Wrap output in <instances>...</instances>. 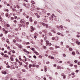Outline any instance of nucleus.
Wrapping results in <instances>:
<instances>
[{
    "mask_svg": "<svg viewBox=\"0 0 80 80\" xmlns=\"http://www.w3.org/2000/svg\"><path fill=\"white\" fill-rule=\"evenodd\" d=\"M76 53L77 54H79V52H78V51H77L76 52Z\"/></svg>",
    "mask_w": 80,
    "mask_h": 80,
    "instance_id": "33",
    "label": "nucleus"
},
{
    "mask_svg": "<svg viewBox=\"0 0 80 80\" xmlns=\"http://www.w3.org/2000/svg\"><path fill=\"white\" fill-rule=\"evenodd\" d=\"M35 53V54H36V55H39V53H38V52H36Z\"/></svg>",
    "mask_w": 80,
    "mask_h": 80,
    "instance_id": "36",
    "label": "nucleus"
},
{
    "mask_svg": "<svg viewBox=\"0 0 80 80\" xmlns=\"http://www.w3.org/2000/svg\"><path fill=\"white\" fill-rule=\"evenodd\" d=\"M59 63H62V61H61L58 62Z\"/></svg>",
    "mask_w": 80,
    "mask_h": 80,
    "instance_id": "56",
    "label": "nucleus"
},
{
    "mask_svg": "<svg viewBox=\"0 0 80 80\" xmlns=\"http://www.w3.org/2000/svg\"><path fill=\"white\" fill-rule=\"evenodd\" d=\"M7 68H10V67L9 65H8L6 66Z\"/></svg>",
    "mask_w": 80,
    "mask_h": 80,
    "instance_id": "55",
    "label": "nucleus"
},
{
    "mask_svg": "<svg viewBox=\"0 0 80 80\" xmlns=\"http://www.w3.org/2000/svg\"><path fill=\"white\" fill-rule=\"evenodd\" d=\"M57 34L58 35H61V33L60 32H58Z\"/></svg>",
    "mask_w": 80,
    "mask_h": 80,
    "instance_id": "45",
    "label": "nucleus"
},
{
    "mask_svg": "<svg viewBox=\"0 0 80 80\" xmlns=\"http://www.w3.org/2000/svg\"><path fill=\"white\" fill-rule=\"evenodd\" d=\"M4 46L5 47H7V44H4Z\"/></svg>",
    "mask_w": 80,
    "mask_h": 80,
    "instance_id": "43",
    "label": "nucleus"
},
{
    "mask_svg": "<svg viewBox=\"0 0 80 80\" xmlns=\"http://www.w3.org/2000/svg\"><path fill=\"white\" fill-rule=\"evenodd\" d=\"M46 28H48V24H46Z\"/></svg>",
    "mask_w": 80,
    "mask_h": 80,
    "instance_id": "39",
    "label": "nucleus"
},
{
    "mask_svg": "<svg viewBox=\"0 0 80 80\" xmlns=\"http://www.w3.org/2000/svg\"><path fill=\"white\" fill-rule=\"evenodd\" d=\"M39 58H42V56H39Z\"/></svg>",
    "mask_w": 80,
    "mask_h": 80,
    "instance_id": "59",
    "label": "nucleus"
},
{
    "mask_svg": "<svg viewBox=\"0 0 80 80\" xmlns=\"http://www.w3.org/2000/svg\"><path fill=\"white\" fill-rule=\"evenodd\" d=\"M49 19L50 20H53V18H52L51 16L49 18Z\"/></svg>",
    "mask_w": 80,
    "mask_h": 80,
    "instance_id": "20",
    "label": "nucleus"
},
{
    "mask_svg": "<svg viewBox=\"0 0 80 80\" xmlns=\"http://www.w3.org/2000/svg\"><path fill=\"white\" fill-rule=\"evenodd\" d=\"M10 60H11V61L13 62V59L12 58H10Z\"/></svg>",
    "mask_w": 80,
    "mask_h": 80,
    "instance_id": "26",
    "label": "nucleus"
},
{
    "mask_svg": "<svg viewBox=\"0 0 80 80\" xmlns=\"http://www.w3.org/2000/svg\"><path fill=\"white\" fill-rule=\"evenodd\" d=\"M26 45H28V44H30V42H26Z\"/></svg>",
    "mask_w": 80,
    "mask_h": 80,
    "instance_id": "49",
    "label": "nucleus"
},
{
    "mask_svg": "<svg viewBox=\"0 0 80 80\" xmlns=\"http://www.w3.org/2000/svg\"><path fill=\"white\" fill-rule=\"evenodd\" d=\"M60 47L59 46H55V48H60Z\"/></svg>",
    "mask_w": 80,
    "mask_h": 80,
    "instance_id": "15",
    "label": "nucleus"
},
{
    "mask_svg": "<svg viewBox=\"0 0 80 80\" xmlns=\"http://www.w3.org/2000/svg\"><path fill=\"white\" fill-rule=\"evenodd\" d=\"M2 74H4V75H6V74H7V72H6L5 71H2Z\"/></svg>",
    "mask_w": 80,
    "mask_h": 80,
    "instance_id": "10",
    "label": "nucleus"
},
{
    "mask_svg": "<svg viewBox=\"0 0 80 80\" xmlns=\"http://www.w3.org/2000/svg\"><path fill=\"white\" fill-rule=\"evenodd\" d=\"M21 70L23 72H26V71L24 69H22Z\"/></svg>",
    "mask_w": 80,
    "mask_h": 80,
    "instance_id": "17",
    "label": "nucleus"
},
{
    "mask_svg": "<svg viewBox=\"0 0 80 80\" xmlns=\"http://www.w3.org/2000/svg\"><path fill=\"white\" fill-rule=\"evenodd\" d=\"M48 58H51V59H54V57H53L51 56H48Z\"/></svg>",
    "mask_w": 80,
    "mask_h": 80,
    "instance_id": "7",
    "label": "nucleus"
},
{
    "mask_svg": "<svg viewBox=\"0 0 80 80\" xmlns=\"http://www.w3.org/2000/svg\"><path fill=\"white\" fill-rule=\"evenodd\" d=\"M12 10L13 12H17L16 9L15 8H12Z\"/></svg>",
    "mask_w": 80,
    "mask_h": 80,
    "instance_id": "22",
    "label": "nucleus"
},
{
    "mask_svg": "<svg viewBox=\"0 0 80 80\" xmlns=\"http://www.w3.org/2000/svg\"><path fill=\"white\" fill-rule=\"evenodd\" d=\"M54 67H57V64H54Z\"/></svg>",
    "mask_w": 80,
    "mask_h": 80,
    "instance_id": "57",
    "label": "nucleus"
},
{
    "mask_svg": "<svg viewBox=\"0 0 80 80\" xmlns=\"http://www.w3.org/2000/svg\"><path fill=\"white\" fill-rule=\"evenodd\" d=\"M16 7L18 8H20V7L18 5H17Z\"/></svg>",
    "mask_w": 80,
    "mask_h": 80,
    "instance_id": "32",
    "label": "nucleus"
},
{
    "mask_svg": "<svg viewBox=\"0 0 80 80\" xmlns=\"http://www.w3.org/2000/svg\"><path fill=\"white\" fill-rule=\"evenodd\" d=\"M32 67V65L31 64L29 65V68H30Z\"/></svg>",
    "mask_w": 80,
    "mask_h": 80,
    "instance_id": "29",
    "label": "nucleus"
},
{
    "mask_svg": "<svg viewBox=\"0 0 80 80\" xmlns=\"http://www.w3.org/2000/svg\"><path fill=\"white\" fill-rule=\"evenodd\" d=\"M15 38L16 40L18 41V42H21V41H22L21 40H19V39H18V37H16Z\"/></svg>",
    "mask_w": 80,
    "mask_h": 80,
    "instance_id": "3",
    "label": "nucleus"
},
{
    "mask_svg": "<svg viewBox=\"0 0 80 80\" xmlns=\"http://www.w3.org/2000/svg\"><path fill=\"white\" fill-rule=\"evenodd\" d=\"M4 57H6V58H8L9 56H8V55L7 54H5L4 55Z\"/></svg>",
    "mask_w": 80,
    "mask_h": 80,
    "instance_id": "11",
    "label": "nucleus"
},
{
    "mask_svg": "<svg viewBox=\"0 0 80 80\" xmlns=\"http://www.w3.org/2000/svg\"><path fill=\"white\" fill-rule=\"evenodd\" d=\"M37 18H39L40 17V15H37Z\"/></svg>",
    "mask_w": 80,
    "mask_h": 80,
    "instance_id": "42",
    "label": "nucleus"
},
{
    "mask_svg": "<svg viewBox=\"0 0 80 80\" xmlns=\"http://www.w3.org/2000/svg\"><path fill=\"white\" fill-rule=\"evenodd\" d=\"M36 66V65H35V64H33L32 65V67H35Z\"/></svg>",
    "mask_w": 80,
    "mask_h": 80,
    "instance_id": "23",
    "label": "nucleus"
},
{
    "mask_svg": "<svg viewBox=\"0 0 80 80\" xmlns=\"http://www.w3.org/2000/svg\"><path fill=\"white\" fill-rule=\"evenodd\" d=\"M60 27L61 28H63V26H62V25H60Z\"/></svg>",
    "mask_w": 80,
    "mask_h": 80,
    "instance_id": "51",
    "label": "nucleus"
},
{
    "mask_svg": "<svg viewBox=\"0 0 80 80\" xmlns=\"http://www.w3.org/2000/svg\"><path fill=\"white\" fill-rule=\"evenodd\" d=\"M10 46H8L7 47V49L8 50H10Z\"/></svg>",
    "mask_w": 80,
    "mask_h": 80,
    "instance_id": "37",
    "label": "nucleus"
},
{
    "mask_svg": "<svg viewBox=\"0 0 80 80\" xmlns=\"http://www.w3.org/2000/svg\"><path fill=\"white\" fill-rule=\"evenodd\" d=\"M48 45H49V46H51V45H52V44L51 43H49Z\"/></svg>",
    "mask_w": 80,
    "mask_h": 80,
    "instance_id": "52",
    "label": "nucleus"
},
{
    "mask_svg": "<svg viewBox=\"0 0 80 80\" xmlns=\"http://www.w3.org/2000/svg\"><path fill=\"white\" fill-rule=\"evenodd\" d=\"M52 39L53 40H55V38L54 37H53L52 38Z\"/></svg>",
    "mask_w": 80,
    "mask_h": 80,
    "instance_id": "30",
    "label": "nucleus"
},
{
    "mask_svg": "<svg viewBox=\"0 0 80 80\" xmlns=\"http://www.w3.org/2000/svg\"><path fill=\"white\" fill-rule=\"evenodd\" d=\"M13 42L14 43H15V42H16V40H15V39H14L13 41Z\"/></svg>",
    "mask_w": 80,
    "mask_h": 80,
    "instance_id": "44",
    "label": "nucleus"
},
{
    "mask_svg": "<svg viewBox=\"0 0 80 80\" xmlns=\"http://www.w3.org/2000/svg\"><path fill=\"white\" fill-rule=\"evenodd\" d=\"M41 24H42V25L43 26H44V27H45V26H46V24H45V23H43L42 22H41Z\"/></svg>",
    "mask_w": 80,
    "mask_h": 80,
    "instance_id": "9",
    "label": "nucleus"
},
{
    "mask_svg": "<svg viewBox=\"0 0 80 80\" xmlns=\"http://www.w3.org/2000/svg\"><path fill=\"white\" fill-rule=\"evenodd\" d=\"M42 32H44L45 33H47V30H43L42 31Z\"/></svg>",
    "mask_w": 80,
    "mask_h": 80,
    "instance_id": "13",
    "label": "nucleus"
},
{
    "mask_svg": "<svg viewBox=\"0 0 80 80\" xmlns=\"http://www.w3.org/2000/svg\"><path fill=\"white\" fill-rule=\"evenodd\" d=\"M0 21H2V18L1 17L0 18Z\"/></svg>",
    "mask_w": 80,
    "mask_h": 80,
    "instance_id": "60",
    "label": "nucleus"
},
{
    "mask_svg": "<svg viewBox=\"0 0 80 80\" xmlns=\"http://www.w3.org/2000/svg\"><path fill=\"white\" fill-rule=\"evenodd\" d=\"M6 42L8 43L9 44H10V42H9V39H7L6 40Z\"/></svg>",
    "mask_w": 80,
    "mask_h": 80,
    "instance_id": "16",
    "label": "nucleus"
},
{
    "mask_svg": "<svg viewBox=\"0 0 80 80\" xmlns=\"http://www.w3.org/2000/svg\"><path fill=\"white\" fill-rule=\"evenodd\" d=\"M22 34L23 36H25V33L24 32H22Z\"/></svg>",
    "mask_w": 80,
    "mask_h": 80,
    "instance_id": "19",
    "label": "nucleus"
},
{
    "mask_svg": "<svg viewBox=\"0 0 80 80\" xmlns=\"http://www.w3.org/2000/svg\"><path fill=\"white\" fill-rule=\"evenodd\" d=\"M48 34L49 35H50V36H52V34L50 32H49Z\"/></svg>",
    "mask_w": 80,
    "mask_h": 80,
    "instance_id": "27",
    "label": "nucleus"
},
{
    "mask_svg": "<svg viewBox=\"0 0 80 80\" xmlns=\"http://www.w3.org/2000/svg\"><path fill=\"white\" fill-rule=\"evenodd\" d=\"M36 67L37 68H38L39 67V65H37L36 66Z\"/></svg>",
    "mask_w": 80,
    "mask_h": 80,
    "instance_id": "50",
    "label": "nucleus"
},
{
    "mask_svg": "<svg viewBox=\"0 0 80 80\" xmlns=\"http://www.w3.org/2000/svg\"><path fill=\"white\" fill-rule=\"evenodd\" d=\"M27 38L28 39H29V38H30V36H28L27 37Z\"/></svg>",
    "mask_w": 80,
    "mask_h": 80,
    "instance_id": "62",
    "label": "nucleus"
},
{
    "mask_svg": "<svg viewBox=\"0 0 80 80\" xmlns=\"http://www.w3.org/2000/svg\"><path fill=\"white\" fill-rule=\"evenodd\" d=\"M6 26L8 27H10V25L8 24H7Z\"/></svg>",
    "mask_w": 80,
    "mask_h": 80,
    "instance_id": "25",
    "label": "nucleus"
},
{
    "mask_svg": "<svg viewBox=\"0 0 80 80\" xmlns=\"http://www.w3.org/2000/svg\"><path fill=\"white\" fill-rule=\"evenodd\" d=\"M6 16L8 18L10 17V15L8 13H7L6 15Z\"/></svg>",
    "mask_w": 80,
    "mask_h": 80,
    "instance_id": "4",
    "label": "nucleus"
},
{
    "mask_svg": "<svg viewBox=\"0 0 80 80\" xmlns=\"http://www.w3.org/2000/svg\"><path fill=\"white\" fill-rule=\"evenodd\" d=\"M8 38H11L12 36L10 35H8Z\"/></svg>",
    "mask_w": 80,
    "mask_h": 80,
    "instance_id": "34",
    "label": "nucleus"
},
{
    "mask_svg": "<svg viewBox=\"0 0 80 80\" xmlns=\"http://www.w3.org/2000/svg\"><path fill=\"white\" fill-rule=\"evenodd\" d=\"M69 50L70 51H72L73 49H72V48H69Z\"/></svg>",
    "mask_w": 80,
    "mask_h": 80,
    "instance_id": "38",
    "label": "nucleus"
},
{
    "mask_svg": "<svg viewBox=\"0 0 80 80\" xmlns=\"http://www.w3.org/2000/svg\"><path fill=\"white\" fill-rule=\"evenodd\" d=\"M57 68V69H60V70H61L62 69V68L60 67V66H58Z\"/></svg>",
    "mask_w": 80,
    "mask_h": 80,
    "instance_id": "8",
    "label": "nucleus"
},
{
    "mask_svg": "<svg viewBox=\"0 0 80 80\" xmlns=\"http://www.w3.org/2000/svg\"><path fill=\"white\" fill-rule=\"evenodd\" d=\"M31 28L32 29L31 30V32H33L34 30H35V28H33V27L32 26L31 27Z\"/></svg>",
    "mask_w": 80,
    "mask_h": 80,
    "instance_id": "2",
    "label": "nucleus"
},
{
    "mask_svg": "<svg viewBox=\"0 0 80 80\" xmlns=\"http://www.w3.org/2000/svg\"><path fill=\"white\" fill-rule=\"evenodd\" d=\"M3 36V34L2 33L0 35V37H2Z\"/></svg>",
    "mask_w": 80,
    "mask_h": 80,
    "instance_id": "63",
    "label": "nucleus"
},
{
    "mask_svg": "<svg viewBox=\"0 0 80 80\" xmlns=\"http://www.w3.org/2000/svg\"><path fill=\"white\" fill-rule=\"evenodd\" d=\"M19 64L20 65H22V62H20Z\"/></svg>",
    "mask_w": 80,
    "mask_h": 80,
    "instance_id": "41",
    "label": "nucleus"
},
{
    "mask_svg": "<svg viewBox=\"0 0 80 80\" xmlns=\"http://www.w3.org/2000/svg\"><path fill=\"white\" fill-rule=\"evenodd\" d=\"M32 18L31 17V18H29V21H30V22H32Z\"/></svg>",
    "mask_w": 80,
    "mask_h": 80,
    "instance_id": "14",
    "label": "nucleus"
},
{
    "mask_svg": "<svg viewBox=\"0 0 80 80\" xmlns=\"http://www.w3.org/2000/svg\"><path fill=\"white\" fill-rule=\"evenodd\" d=\"M18 47L19 48H22V46L20 45H19V46H18Z\"/></svg>",
    "mask_w": 80,
    "mask_h": 80,
    "instance_id": "21",
    "label": "nucleus"
},
{
    "mask_svg": "<svg viewBox=\"0 0 80 80\" xmlns=\"http://www.w3.org/2000/svg\"><path fill=\"white\" fill-rule=\"evenodd\" d=\"M51 14L50 13H47V15H48V16H50V15Z\"/></svg>",
    "mask_w": 80,
    "mask_h": 80,
    "instance_id": "58",
    "label": "nucleus"
},
{
    "mask_svg": "<svg viewBox=\"0 0 80 80\" xmlns=\"http://www.w3.org/2000/svg\"><path fill=\"white\" fill-rule=\"evenodd\" d=\"M31 3H32V4H35V2L33 1H32Z\"/></svg>",
    "mask_w": 80,
    "mask_h": 80,
    "instance_id": "31",
    "label": "nucleus"
},
{
    "mask_svg": "<svg viewBox=\"0 0 80 80\" xmlns=\"http://www.w3.org/2000/svg\"><path fill=\"white\" fill-rule=\"evenodd\" d=\"M8 55H11V53H10V52H8Z\"/></svg>",
    "mask_w": 80,
    "mask_h": 80,
    "instance_id": "47",
    "label": "nucleus"
},
{
    "mask_svg": "<svg viewBox=\"0 0 80 80\" xmlns=\"http://www.w3.org/2000/svg\"><path fill=\"white\" fill-rule=\"evenodd\" d=\"M13 22H14L15 23H17V20H14Z\"/></svg>",
    "mask_w": 80,
    "mask_h": 80,
    "instance_id": "46",
    "label": "nucleus"
},
{
    "mask_svg": "<svg viewBox=\"0 0 80 80\" xmlns=\"http://www.w3.org/2000/svg\"><path fill=\"white\" fill-rule=\"evenodd\" d=\"M72 54L73 55H75V53L74 52H72Z\"/></svg>",
    "mask_w": 80,
    "mask_h": 80,
    "instance_id": "24",
    "label": "nucleus"
},
{
    "mask_svg": "<svg viewBox=\"0 0 80 80\" xmlns=\"http://www.w3.org/2000/svg\"><path fill=\"white\" fill-rule=\"evenodd\" d=\"M45 68V69H44V71L45 72H47V66H45L44 67Z\"/></svg>",
    "mask_w": 80,
    "mask_h": 80,
    "instance_id": "6",
    "label": "nucleus"
},
{
    "mask_svg": "<svg viewBox=\"0 0 80 80\" xmlns=\"http://www.w3.org/2000/svg\"><path fill=\"white\" fill-rule=\"evenodd\" d=\"M46 43L47 44H48V43H49V41H46Z\"/></svg>",
    "mask_w": 80,
    "mask_h": 80,
    "instance_id": "35",
    "label": "nucleus"
},
{
    "mask_svg": "<svg viewBox=\"0 0 80 80\" xmlns=\"http://www.w3.org/2000/svg\"><path fill=\"white\" fill-rule=\"evenodd\" d=\"M76 43H77L78 45H79V42H78V41H77V42H76Z\"/></svg>",
    "mask_w": 80,
    "mask_h": 80,
    "instance_id": "54",
    "label": "nucleus"
},
{
    "mask_svg": "<svg viewBox=\"0 0 80 80\" xmlns=\"http://www.w3.org/2000/svg\"><path fill=\"white\" fill-rule=\"evenodd\" d=\"M59 39V38L58 37H56L55 38V40L56 41H58V40Z\"/></svg>",
    "mask_w": 80,
    "mask_h": 80,
    "instance_id": "12",
    "label": "nucleus"
},
{
    "mask_svg": "<svg viewBox=\"0 0 80 80\" xmlns=\"http://www.w3.org/2000/svg\"><path fill=\"white\" fill-rule=\"evenodd\" d=\"M20 22L21 23H23L24 22L23 21H22V20H21L20 21Z\"/></svg>",
    "mask_w": 80,
    "mask_h": 80,
    "instance_id": "40",
    "label": "nucleus"
},
{
    "mask_svg": "<svg viewBox=\"0 0 80 80\" xmlns=\"http://www.w3.org/2000/svg\"><path fill=\"white\" fill-rule=\"evenodd\" d=\"M63 57H66V55H65V54H63Z\"/></svg>",
    "mask_w": 80,
    "mask_h": 80,
    "instance_id": "48",
    "label": "nucleus"
},
{
    "mask_svg": "<svg viewBox=\"0 0 80 80\" xmlns=\"http://www.w3.org/2000/svg\"><path fill=\"white\" fill-rule=\"evenodd\" d=\"M50 63V62L48 61H47L46 62V64H49Z\"/></svg>",
    "mask_w": 80,
    "mask_h": 80,
    "instance_id": "53",
    "label": "nucleus"
},
{
    "mask_svg": "<svg viewBox=\"0 0 80 80\" xmlns=\"http://www.w3.org/2000/svg\"><path fill=\"white\" fill-rule=\"evenodd\" d=\"M31 50H32L33 52V53H36L37 51L35 50V48H30Z\"/></svg>",
    "mask_w": 80,
    "mask_h": 80,
    "instance_id": "1",
    "label": "nucleus"
},
{
    "mask_svg": "<svg viewBox=\"0 0 80 80\" xmlns=\"http://www.w3.org/2000/svg\"><path fill=\"white\" fill-rule=\"evenodd\" d=\"M49 49L51 50H54V49L53 48H50Z\"/></svg>",
    "mask_w": 80,
    "mask_h": 80,
    "instance_id": "18",
    "label": "nucleus"
},
{
    "mask_svg": "<svg viewBox=\"0 0 80 80\" xmlns=\"http://www.w3.org/2000/svg\"><path fill=\"white\" fill-rule=\"evenodd\" d=\"M18 26L19 27H22V24H18Z\"/></svg>",
    "mask_w": 80,
    "mask_h": 80,
    "instance_id": "28",
    "label": "nucleus"
},
{
    "mask_svg": "<svg viewBox=\"0 0 80 80\" xmlns=\"http://www.w3.org/2000/svg\"><path fill=\"white\" fill-rule=\"evenodd\" d=\"M70 67H72V66H73V64H70Z\"/></svg>",
    "mask_w": 80,
    "mask_h": 80,
    "instance_id": "64",
    "label": "nucleus"
},
{
    "mask_svg": "<svg viewBox=\"0 0 80 80\" xmlns=\"http://www.w3.org/2000/svg\"><path fill=\"white\" fill-rule=\"evenodd\" d=\"M52 15H51L50 17L52 18H53V17H55V18H57V16H55L54 14H52Z\"/></svg>",
    "mask_w": 80,
    "mask_h": 80,
    "instance_id": "5",
    "label": "nucleus"
},
{
    "mask_svg": "<svg viewBox=\"0 0 80 80\" xmlns=\"http://www.w3.org/2000/svg\"><path fill=\"white\" fill-rule=\"evenodd\" d=\"M23 51H24V52H27V50L25 49H23Z\"/></svg>",
    "mask_w": 80,
    "mask_h": 80,
    "instance_id": "61",
    "label": "nucleus"
}]
</instances>
